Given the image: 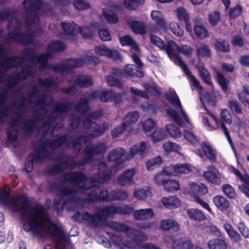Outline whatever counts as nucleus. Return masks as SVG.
<instances>
[{
	"instance_id": "f257e3e1",
	"label": "nucleus",
	"mask_w": 249,
	"mask_h": 249,
	"mask_svg": "<svg viewBox=\"0 0 249 249\" xmlns=\"http://www.w3.org/2000/svg\"><path fill=\"white\" fill-rule=\"evenodd\" d=\"M1 204L10 211L20 213L23 222V228L26 231L40 237L58 235L62 239L66 240L67 233L50 219L40 203Z\"/></svg>"
},
{
	"instance_id": "f03ea898",
	"label": "nucleus",
	"mask_w": 249,
	"mask_h": 249,
	"mask_svg": "<svg viewBox=\"0 0 249 249\" xmlns=\"http://www.w3.org/2000/svg\"><path fill=\"white\" fill-rule=\"evenodd\" d=\"M133 211V207L128 205L119 207L108 206L104 208H98L93 214H91L88 212L81 213L78 211L72 218L76 221L81 218L85 223L91 227H97L102 225L108 218L113 217L115 213L129 214L132 213Z\"/></svg>"
},
{
	"instance_id": "7ed1b4c3",
	"label": "nucleus",
	"mask_w": 249,
	"mask_h": 249,
	"mask_svg": "<svg viewBox=\"0 0 249 249\" xmlns=\"http://www.w3.org/2000/svg\"><path fill=\"white\" fill-rule=\"evenodd\" d=\"M71 141L67 140V135L63 134L53 139H47L39 143L38 147L36 150L33 156L35 160H46L50 159L53 154V150L61 147L63 145H71Z\"/></svg>"
},
{
	"instance_id": "20e7f679",
	"label": "nucleus",
	"mask_w": 249,
	"mask_h": 249,
	"mask_svg": "<svg viewBox=\"0 0 249 249\" xmlns=\"http://www.w3.org/2000/svg\"><path fill=\"white\" fill-rule=\"evenodd\" d=\"M67 60L69 62L68 63L48 64L46 58L37 57V61L40 64L38 70L39 71L43 72L47 69H49L56 73H71L75 68L82 67L85 63L82 58H71Z\"/></svg>"
},
{
	"instance_id": "39448f33",
	"label": "nucleus",
	"mask_w": 249,
	"mask_h": 249,
	"mask_svg": "<svg viewBox=\"0 0 249 249\" xmlns=\"http://www.w3.org/2000/svg\"><path fill=\"white\" fill-rule=\"evenodd\" d=\"M22 4L27 12L24 16L25 27L31 28L39 22L38 12L42 7L43 1L41 0H24Z\"/></svg>"
},
{
	"instance_id": "423d86ee",
	"label": "nucleus",
	"mask_w": 249,
	"mask_h": 249,
	"mask_svg": "<svg viewBox=\"0 0 249 249\" xmlns=\"http://www.w3.org/2000/svg\"><path fill=\"white\" fill-rule=\"evenodd\" d=\"M89 129H92L91 132L71 140L72 147L79 151L81 148L82 142L86 143L93 138H98L102 136L108 129V124L106 123H104L101 125L96 123H93Z\"/></svg>"
},
{
	"instance_id": "0eeeda50",
	"label": "nucleus",
	"mask_w": 249,
	"mask_h": 249,
	"mask_svg": "<svg viewBox=\"0 0 249 249\" xmlns=\"http://www.w3.org/2000/svg\"><path fill=\"white\" fill-rule=\"evenodd\" d=\"M110 228L116 231H123L133 240L138 241H145L147 236L142 231L130 228L127 225L116 222L110 224Z\"/></svg>"
},
{
	"instance_id": "6e6552de",
	"label": "nucleus",
	"mask_w": 249,
	"mask_h": 249,
	"mask_svg": "<svg viewBox=\"0 0 249 249\" xmlns=\"http://www.w3.org/2000/svg\"><path fill=\"white\" fill-rule=\"evenodd\" d=\"M106 151L107 146L102 142L87 146L85 149V155L82 160L79 162V165H85L92 162L93 161V156L104 154Z\"/></svg>"
},
{
	"instance_id": "1a4fd4ad",
	"label": "nucleus",
	"mask_w": 249,
	"mask_h": 249,
	"mask_svg": "<svg viewBox=\"0 0 249 249\" xmlns=\"http://www.w3.org/2000/svg\"><path fill=\"white\" fill-rule=\"evenodd\" d=\"M73 107V103L71 101H60L55 103L53 110L51 111L47 117V120L44 122L43 127L49 125L51 123L54 122L58 117L56 113L65 114L71 111Z\"/></svg>"
},
{
	"instance_id": "9d476101",
	"label": "nucleus",
	"mask_w": 249,
	"mask_h": 249,
	"mask_svg": "<svg viewBox=\"0 0 249 249\" xmlns=\"http://www.w3.org/2000/svg\"><path fill=\"white\" fill-rule=\"evenodd\" d=\"M35 32L33 30L30 33H24L20 32H16L14 30L9 33L8 36L4 38L6 42L10 43L12 40L22 45H28L33 44L35 39L33 35Z\"/></svg>"
},
{
	"instance_id": "9b49d317",
	"label": "nucleus",
	"mask_w": 249,
	"mask_h": 249,
	"mask_svg": "<svg viewBox=\"0 0 249 249\" xmlns=\"http://www.w3.org/2000/svg\"><path fill=\"white\" fill-rule=\"evenodd\" d=\"M11 189L8 190L0 187V202H30L25 195L11 194Z\"/></svg>"
},
{
	"instance_id": "f8f14e48",
	"label": "nucleus",
	"mask_w": 249,
	"mask_h": 249,
	"mask_svg": "<svg viewBox=\"0 0 249 249\" xmlns=\"http://www.w3.org/2000/svg\"><path fill=\"white\" fill-rule=\"evenodd\" d=\"M124 153L125 149L121 147L115 148L109 153L107 160L114 162L112 165L113 169L119 170L123 168L124 161L122 157Z\"/></svg>"
},
{
	"instance_id": "ddd939ff",
	"label": "nucleus",
	"mask_w": 249,
	"mask_h": 249,
	"mask_svg": "<svg viewBox=\"0 0 249 249\" xmlns=\"http://www.w3.org/2000/svg\"><path fill=\"white\" fill-rule=\"evenodd\" d=\"M25 58H21L18 55L8 57L0 63V69L3 72L10 69H15L18 66H22Z\"/></svg>"
},
{
	"instance_id": "4468645a",
	"label": "nucleus",
	"mask_w": 249,
	"mask_h": 249,
	"mask_svg": "<svg viewBox=\"0 0 249 249\" xmlns=\"http://www.w3.org/2000/svg\"><path fill=\"white\" fill-rule=\"evenodd\" d=\"M115 72L117 74H121L123 78L125 77L142 78L144 75L142 71L138 70L135 65L132 64L125 65L123 69L118 68Z\"/></svg>"
},
{
	"instance_id": "2eb2a0df",
	"label": "nucleus",
	"mask_w": 249,
	"mask_h": 249,
	"mask_svg": "<svg viewBox=\"0 0 249 249\" xmlns=\"http://www.w3.org/2000/svg\"><path fill=\"white\" fill-rule=\"evenodd\" d=\"M191 195L194 197L196 202H205L201 196L206 194L208 190L207 186L201 182H192L190 184Z\"/></svg>"
},
{
	"instance_id": "dca6fc26",
	"label": "nucleus",
	"mask_w": 249,
	"mask_h": 249,
	"mask_svg": "<svg viewBox=\"0 0 249 249\" xmlns=\"http://www.w3.org/2000/svg\"><path fill=\"white\" fill-rule=\"evenodd\" d=\"M89 201L88 202H94L97 200L106 201L108 202L110 199H112L108 193V190L107 188L101 189L100 187L96 188L91 191L89 195ZM82 202H87L86 201Z\"/></svg>"
},
{
	"instance_id": "f3484780",
	"label": "nucleus",
	"mask_w": 249,
	"mask_h": 249,
	"mask_svg": "<svg viewBox=\"0 0 249 249\" xmlns=\"http://www.w3.org/2000/svg\"><path fill=\"white\" fill-rule=\"evenodd\" d=\"M95 51L97 54L110 58L114 61H122L123 60V57L120 52L109 49L104 45L96 47Z\"/></svg>"
},
{
	"instance_id": "a211bd4d",
	"label": "nucleus",
	"mask_w": 249,
	"mask_h": 249,
	"mask_svg": "<svg viewBox=\"0 0 249 249\" xmlns=\"http://www.w3.org/2000/svg\"><path fill=\"white\" fill-rule=\"evenodd\" d=\"M61 25L63 31V35L67 36L69 40L75 41L78 35L77 24L74 21H64L61 22Z\"/></svg>"
},
{
	"instance_id": "6ab92c4d",
	"label": "nucleus",
	"mask_w": 249,
	"mask_h": 249,
	"mask_svg": "<svg viewBox=\"0 0 249 249\" xmlns=\"http://www.w3.org/2000/svg\"><path fill=\"white\" fill-rule=\"evenodd\" d=\"M86 175L81 171H74L67 173L63 175V181L65 182H71L80 184L87 180Z\"/></svg>"
},
{
	"instance_id": "aec40b11",
	"label": "nucleus",
	"mask_w": 249,
	"mask_h": 249,
	"mask_svg": "<svg viewBox=\"0 0 249 249\" xmlns=\"http://www.w3.org/2000/svg\"><path fill=\"white\" fill-rule=\"evenodd\" d=\"M176 60L178 65L182 70L186 76L189 77L193 86L197 90H202L203 89V87L201 85L200 82L196 79L195 76L192 74L188 66L182 60L181 58L179 56H177Z\"/></svg>"
},
{
	"instance_id": "412c9836",
	"label": "nucleus",
	"mask_w": 249,
	"mask_h": 249,
	"mask_svg": "<svg viewBox=\"0 0 249 249\" xmlns=\"http://www.w3.org/2000/svg\"><path fill=\"white\" fill-rule=\"evenodd\" d=\"M117 69V68L112 69L111 73L106 76V81L108 85L111 87L123 89L124 85L120 79L123 77L121 74L116 73L115 71Z\"/></svg>"
},
{
	"instance_id": "4be33fe9",
	"label": "nucleus",
	"mask_w": 249,
	"mask_h": 249,
	"mask_svg": "<svg viewBox=\"0 0 249 249\" xmlns=\"http://www.w3.org/2000/svg\"><path fill=\"white\" fill-rule=\"evenodd\" d=\"M135 172V168L125 170L117 178L118 183L122 186L131 184L133 181V176Z\"/></svg>"
},
{
	"instance_id": "5701e85b",
	"label": "nucleus",
	"mask_w": 249,
	"mask_h": 249,
	"mask_svg": "<svg viewBox=\"0 0 249 249\" xmlns=\"http://www.w3.org/2000/svg\"><path fill=\"white\" fill-rule=\"evenodd\" d=\"M178 20L181 24H185L186 30L192 31V26L190 22L189 15L183 7H179L177 10Z\"/></svg>"
},
{
	"instance_id": "b1692460",
	"label": "nucleus",
	"mask_w": 249,
	"mask_h": 249,
	"mask_svg": "<svg viewBox=\"0 0 249 249\" xmlns=\"http://www.w3.org/2000/svg\"><path fill=\"white\" fill-rule=\"evenodd\" d=\"M209 249H227L228 245L225 237H217L210 239L208 243Z\"/></svg>"
},
{
	"instance_id": "393cba45",
	"label": "nucleus",
	"mask_w": 249,
	"mask_h": 249,
	"mask_svg": "<svg viewBox=\"0 0 249 249\" xmlns=\"http://www.w3.org/2000/svg\"><path fill=\"white\" fill-rule=\"evenodd\" d=\"M73 83L79 88H89L93 85L92 78L85 75H77Z\"/></svg>"
},
{
	"instance_id": "a878e982",
	"label": "nucleus",
	"mask_w": 249,
	"mask_h": 249,
	"mask_svg": "<svg viewBox=\"0 0 249 249\" xmlns=\"http://www.w3.org/2000/svg\"><path fill=\"white\" fill-rule=\"evenodd\" d=\"M217 170L214 166L210 167L209 170L203 173L204 178L210 182L214 184H219L220 178L217 175Z\"/></svg>"
},
{
	"instance_id": "bb28decb",
	"label": "nucleus",
	"mask_w": 249,
	"mask_h": 249,
	"mask_svg": "<svg viewBox=\"0 0 249 249\" xmlns=\"http://www.w3.org/2000/svg\"><path fill=\"white\" fill-rule=\"evenodd\" d=\"M154 215L151 209H141L135 211L133 213L134 218L137 220H148L152 218Z\"/></svg>"
},
{
	"instance_id": "cd10ccee",
	"label": "nucleus",
	"mask_w": 249,
	"mask_h": 249,
	"mask_svg": "<svg viewBox=\"0 0 249 249\" xmlns=\"http://www.w3.org/2000/svg\"><path fill=\"white\" fill-rule=\"evenodd\" d=\"M214 47L217 52L228 53L231 51L229 43L225 39L218 38L215 41Z\"/></svg>"
},
{
	"instance_id": "c85d7f7f",
	"label": "nucleus",
	"mask_w": 249,
	"mask_h": 249,
	"mask_svg": "<svg viewBox=\"0 0 249 249\" xmlns=\"http://www.w3.org/2000/svg\"><path fill=\"white\" fill-rule=\"evenodd\" d=\"M39 85L47 89H56L59 87V84L52 78H38Z\"/></svg>"
},
{
	"instance_id": "c756f323",
	"label": "nucleus",
	"mask_w": 249,
	"mask_h": 249,
	"mask_svg": "<svg viewBox=\"0 0 249 249\" xmlns=\"http://www.w3.org/2000/svg\"><path fill=\"white\" fill-rule=\"evenodd\" d=\"M102 115L101 110H96L91 112L87 116V117L84 120L83 125L86 128H89L92 123H95L98 118Z\"/></svg>"
},
{
	"instance_id": "7c9ffc66",
	"label": "nucleus",
	"mask_w": 249,
	"mask_h": 249,
	"mask_svg": "<svg viewBox=\"0 0 249 249\" xmlns=\"http://www.w3.org/2000/svg\"><path fill=\"white\" fill-rule=\"evenodd\" d=\"M37 120V117L35 114L33 119L26 121L23 123L22 129L26 134L31 135L33 133L36 127Z\"/></svg>"
},
{
	"instance_id": "2f4dec72",
	"label": "nucleus",
	"mask_w": 249,
	"mask_h": 249,
	"mask_svg": "<svg viewBox=\"0 0 249 249\" xmlns=\"http://www.w3.org/2000/svg\"><path fill=\"white\" fill-rule=\"evenodd\" d=\"M173 249H190L193 244L188 238H180L174 241L172 243Z\"/></svg>"
},
{
	"instance_id": "473e14b6",
	"label": "nucleus",
	"mask_w": 249,
	"mask_h": 249,
	"mask_svg": "<svg viewBox=\"0 0 249 249\" xmlns=\"http://www.w3.org/2000/svg\"><path fill=\"white\" fill-rule=\"evenodd\" d=\"M119 40L122 46H130L131 49L134 50L135 51H139L140 48L139 46L130 36L125 35L123 36L120 37Z\"/></svg>"
},
{
	"instance_id": "72a5a7b5",
	"label": "nucleus",
	"mask_w": 249,
	"mask_h": 249,
	"mask_svg": "<svg viewBox=\"0 0 249 249\" xmlns=\"http://www.w3.org/2000/svg\"><path fill=\"white\" fill-rule=\"evenodd\" d=\"M48 49L53 53H60L66 50V45L65 43L60 40H53L48 45Z\"/></svg>"
},
{
	"instance_id": "f704fd0d",
	"label": "nucleus",
	"mask_w": 249,
	"mask_h": 249,
	"mask_svg": "<svg viewBox=\"0 0 249 249\" xmlns=\"http://www.w3.org/2000/svg\"><path fill=\"white\" fill-rule=\"evenodd\" d=\"M66 167L62 166L60 162L47 167L45 170V174L48 176H53L64 172Z\"/></svg>"
},
{
	"instance_id": "c9c22d12",
	"label": "nucleus",
	"mask_w": 249,
	"mask_h": 249,
	"mask_svg": "<svg viewBox=\"0 0 249 249\" xmlns=\"http://www.w3.org/2000/svg\"><path fill=\"white\" fill-rule=\"evenodd\" d=\"M151 18L157 25L162 28H165L166 26V23L165 21L161 12L159 11L154 10L151 13Z\"/></svg>"
},
{
	"instance_id": "e433bc0d",
	"label": "nucleus",
	"mask_w": 249,
	"mask_h": 249,
	"mask_svg": "<svg viewBox=\"0 0 249 249\" xmlns=\"http://www.w3.org/2000/svg\"><path fill=\"white\" fill-rule=\"evenodd\" d=\"M216 80L224 93H226L230 84L229 80L220 72H217Z\"/></svg>"
},
{
	"instance_id": "4c0bfd02",
	"label": "nucleus",
	"mask_w": 249,
	"mask_h": 249,
	"mask_svg": "<svg viewBox=\"0 0 249 249\" xmlns=\"http://www.w3.org/2000/svg\"><path fill=\"white\" fill-rule=\"evenodd\" d=\"M161 228L164 231L173 230L177 231L178 229L179 226L176 221L171 219H166L161 222Z\"/></svg>"
},
{
	"instance_id": "58836bf2",
	"label": "nucleus",
	"mask_w": 249,
	"mask_h": 249,
	"mask_svg": "<svg viewBox=\"0 0 249 249\" xmlns=\"http://www.w3.org/2000/svg\"><path fill=\"white\" fill-rule=\"evenodd\" d=\"M199 75L203 81L209 86H213L209 71L204 67L200 66L198 69Z\"/></svg>"
},
{
	"instance_id": "ea45409f",
	"label": "nucleus",
	"mask_w": 249,
	"mask_h": 249,
	"mask_svg": "<svg viewBox=\"0 0 249 249\" xmlns=\"http://www.w3.org/2000/svg\"><path fill=\"white\" fill-rule=\"evenodd\" d=\"M129 25L133 32L137 34H143L146 32L145 25L142 22L133 20Z\"/></svg>"
},
{
	"instance_id": "a19ab883",
	"label": "nucleus",
	"mask_w": 249,
	"mask_h": 249,
	"mask_svg": "<svg viewBox=\"0 0 249 249\" xmlns=\"http://www.w3.org/2000/svg\"><path fill=\"white\" fill-rule=\"evenodd\" d=\"M162 163L163 160L162 158L160 156H158L153 159L149 160L147 161L146 165L147 170L153 171L159 167Z\"/></svg>"
},
{
	"instance_id": "79ce46f5",
	"label": "nucleus",
	"mask_w": 249,
	"mask_h": 249,
	"mask_svg": "<svg viewBox=\"0 0 249 249\" xmlns=\"http://www.w3.org/2000/svg\"><path fill=\"white\" fill-rule=\"evenodd\" d=\"M194 31L197 38L204 39L209 36V33L207 29L202 25H195Z\"/></svg>"
},
{
	"instance_id": "37998d69",
	"label": "nucleus",
	"mask_w": 249,
	"mask_h": 249,
	"mask_svg": "<svg viewBox=\"0 0 249 249\" xmlns=\"http://www.w3.org/2000/svg\"><path fill=\"white\" fill-rule=\"evenodd\" d=\"M151 195V192L148 187L138 188L134 192V196L140 200H145Z\"/></svg>"
},
{
	"instance_id": "c03bdc74",
	"label": "nucleus",
	"mask_w": 249,
	"mask_h": 249,
	"mask_svg": "<svg viewBox=\"0 0 249 249\" xmlns=\"http://www.w3.org/2000/svg\"><path fill=\"white\" fill-rule=\"evenodd\" d=\"M165 97L175 108L182 109L181 102L174 90L173 92L171 93V95L166 93L165 94Z\"/></svg>"
},
{
	"instance_id": "a18cd8bd",
	"label": "nucleus",
	"mask_w": 249,
	"mask_h": 249,
	"mask_svg": "<svg viewBox=\"0 0 249 249\" xmlns=\"http://www.w3.org/2000/svg\"><path fill=\"white\" fill-rule=\"evenodd\" d=\"M140 117L138 111H135L132 112H128L124 118V123H125V125L128 127L134 124L138 120Z\"/></svg>"
},
{
	"instance_id": "49530a36",
	"label": "nucleus",
	"mask_w": 249,
	"mask_h": 249,
	"mask_svg": "<svg viewBox=\"0 0 249 249\" xmlns=\"http://www.w3.org/2000/svg\"><path fill=\"white\" fill-rule=\"evenodd\" d=\"M146 148V143L144 142H142L140 143L135 144L130 148L131 157L133 158L135 155L138 154L141 156L143 155Z\"/></svg>"
},
{
	"instance_id": "de8ad7c7",
	"label": "nucleus",
	"mask_w": 249,
	"mask_h": 249,
	"mask_svg": "<svg viewBox=\"0 0 249 249\" xmlns=\"http://www.w3.org/2000/svg\"><path fill=\"white\" fill-rule=\"evenodd\" d=\"M89 108V100L87 98H81L74 106L75 110L80 113H86Z\"/></svg>"
},
{
	"instance_id": "09e8293b",
	"label": "nucleus",
	"mask_w": 249,
	"mask_h": 249,
	"mask_svg": "<svg viewBox=\"0 0 249 249\" xmlns=\"http://www.w3.org/2000/svg\"><path fill=\"white\" fill-rule=\"evenodd\" d=\"M201 147L205 155L208 159L210 160H216V155L210 145L208 144L205 142H203L201 144Z\"/></svg>"
},
{
	"instance_id": "8fccbe9b",
	"label": "nucleus",
	"mask_w": 249,
	"mask_h": 249,
	"mask_svg": "<svg viewBox=\"0 0 249 249\" xmlns=\"http://www.w3.org/2000/svg\"><path fill=\"white\" fill-rule=\"evenodd\" d=\"M187 213L191 218L196 221H201L206 219L204 214L198 209H189L187 211Z\"/></svg>"
},
{
	"instance_id": "3c124183",
	"label": "nucleus",
	"mask_w": 249,
	"mask_h": 249,
	"mask_svg": "<svg viewBox=\"0 0 249 249\" xmlns=\"http://www.w3.org/2000/svg\"><path fill=\"white\" fill-rule=\"evenodd\" d=\"M110 178V175H107L106 173H98L91 177L90 181L93 184H99L108 181Z\"/></svg>"
},
{
	"instance_id": "603ef678",
	"label": "nucleus",
	"mask_w": 249,
	"mask_h": 249,
	"mask_svg": "<svg viewBox=\"0 0 249 249\" xmlns=\"http://www.w3.org/2000/svg\"><path fill=\"white\" fill-rule=\"evenodd\" d=\"M228 107L230 110L237 115L243 114L241 105L236 100H229L228 102Z\"/></svg>"
},
{
	"instance_id": "864d4df0",
	"label": "nucleus",
	"mask_w": 249,
	"mask_h": 249,
	"mask_svg": "<svg viewBox=\"0 0 249 249\" xmlns=\"http://www.w3.org/2000/svg\"><path fill=\"white\" fill-rule=\"evenodd\" d=\"M144 2V0H124L123 3L126 9L132 11L139 5H142Z\"/></svg>"
},
{
	"instance_id": "5fc2aeb1",
	"label": "nucleus",
	"mask_w": 249,
	"mask_h": 249,
	"mask_svg": "<svg viewBox=\"0 0 249 249\" xmlns=\"http://www.w3.org/2000/svg\"><path fill=\"white\" fill-rule=\"evenodd\" d=\"M164 188L168 192L177 191L180 189V184L178 180L175 179H168L165 182Z\"/></svg>"
},
{
	"instance_id": "6e6d98bb",
	"label": "nucleus",
	"mask_w": 249,
	"mask_h": 249,
	"mask_svg": "<svg viewBox=\"0 0 249 249\" xmlns=\"http://www.w3.org/2000/svg\"><path fill=\"white\" fill-rule=\"evenodd\" d=\"M166 131L173 138H180L181 136V133L180 129L176 125L172 124H167L166 125Z\"/></svg>"
},
{
	"instance_id": "4d7b16f0",
	"label": "nucleus",
	"mask_w": 249,
	"mask_h": 249,
	"mask_svg": "<svg viewBox=\"0 0 249 249\" xmlns=\"http://www.w3.org/2000/svg\"><path fill=\"white\" fill-rule=\"evenodd\" d=\"M36 51L33 48H27L24 50L23 52V57L25 58V61H29L30 62H34L35 59L37 60L38 55L35 54Z\"/></svg>"
},
{
	"instance_id": "13d9d810",
	"label": "nucleus",
	"mask_w": 249,
	"mask_h": 249,
	"mask_svg": "<svg viewBox=\"0 0 249 249\" xmlns=\"http://www.w3.org/2000/svg\"><path fill=\"white\" fill-rule=\"evenodd\" d=\"M152 138L154 142H158L165 139L166 134L163 129H157L152 134Z\"/></svg>"
},
{
	"instance_id": "bf43d9fd",
	"label": "nucleus",
	"mask_w": 249,
	"mask_h": 249,
	"mask_svg": "<svg viewBox=\"0 0 249 249\" xmlns=\"http://www.w3.org/2000/svg\"><path fill=\"white\" fill-rule=\"evenodd\" d=\"M73 4L78 11L86 10L90 8V4L86 0H74Z\"/></svg>"
},
{
	"instance_id": "052dcab7",
	"label": "nucleus",
	"mask_w": 249,
	"mask_h": 249,
	"mask_svg": "<svg viewBox=\"0 0 249 249\" xmlns=\"http://www.w3.org/2000/svg\"><path fill=\"white\" fill-rule=\"evenodd\" d=\"M197 54L204 58H209L211 56V51L207 45H203L197 49Z\"/></svg>"
},
{
	"instance_id": "680f3d73",
	"label": "nucleus",
	"mask_w": 249,
	"mask_h": 249,
	"mask_svg": "<svg viewBox=\"0 0 249 249\" xmlns=\"http://www.w3.org/2000/svg\"><path fill=\"white\" fill-rule=\"evenodd\" d=\"M113 92L112 91L102 90L99 92V98L105 103L112 102Z\"/></svg>"
},
{
	"instance_id": "e2e57ef3",
	"label": "nucleus",
	"mask_w": 249,
	"mask_h": 249,
	"mask_svg": "<svg viewBox=\"0 0 249 249\" xmlns=\"http://www.w3.org/2000/svg\"><path fill=\"white\" fill-rule=\"evenodd\" d=\"M167 115L173 120L175 123L179 126L182 124V121L180 119L178 114L173 108H169L166 110Z\"/></svg>"
},
{
	"instance_id": "0e129e2a",
	"label": "nucleus",
	"mask_w": 249,
	"mask_h": 249,
	"mask_svg": "<svg viewBox=\"0 0 249 249\" xmlns=\"http://www.w3.org/2000/svg\"><path fill=\"white\" fill-rule=\"evenodd\" d=\"M178 48L179 46L174 41L170 40L167 45L165 44L163 50H165L168 55H171L174 53L175 51L178 52Z\"/></svg>"
},
{
	"instance_id": "69168bd1",
	"label": "nucleus",
	"mask_w": 249,
	"mask_h": 249,
	"mask_svg": "<svg viewBox=\"0 0 249 249\" xmlns=\"http://www.w3.org/2000/svg\"><path fill=\"white\" fill-rule=\"evenodd\" d=\"M164 150L168 154L173 152H177L180 149V146L175 142H166L163 145Z\"/></svg>"
},
{
	"instance_id": "338daca9",
	"label": "nucleus",
	"mask_w": 249,
	"mask_h": 249,
	"mask_svg": "<svg viewBox=\"0 0 249 249\" xmlns=\"http://www.w3.org/2000/svg\"><path fill=\"white\" fill-rule=\"evenodd\" d=\"M32 68V65H25L22 70L19 72H18L22 80H25L27 77L33 74L31 70Z\"/></svg>"
},
{
	"instance_id": "774afa93",
	"label": "nucleus",
	"mask_w": 249,
	"mask_h": 249,
	"mask_svg": "<svg viewBox=\"0 0 249 249\" xmlns=\"http://www.w3.org/2000/svg\"><path fill=\"white\" fill-rule=\"evenodd\" d=\"M222 190L225 194L230 198L234 199L236 197V193L234 188L229 184H224Z\"/></svg>"
}]
</instances>
